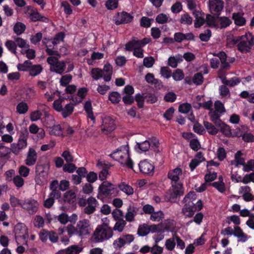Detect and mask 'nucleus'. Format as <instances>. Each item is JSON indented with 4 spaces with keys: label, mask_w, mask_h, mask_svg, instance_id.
<instances>
[{
    "label": "nucleus",
    "mask_w": 254,
    "mask_h": 254,
    "mask_svg": "<svg viewBox=\"0 0 254 254\" xmlns=\"http://www.w3.org/2000/svg\"><path fill=\"white\" fill-rule=\"evenodd\" d=\"M37 154L36 151L32 148L29 149L25 163L27 165L30 166L34 165L36 162Z\"/></svg>",
    "instance_id": "nucleus-17"
},
{
    "label": "nucleus",
    "mask_w": 254,
    "mask_h": 254,
    "mask_svg": "<svg viewBox=\"0 0 254 254\" xmlns=\"http://www.w3.org/2000/svg\"><path fill=\"white\" fill-rule=\"evenodd\" d=\"M243 169L245 172H249L251 171H254V159L248 160Z\"/></svg>",
    "instance_id": "nucleus-64"
},
{
    "label": "nucleus",
    "mask_w": 254,
    "mask_h": 254,
    "mask_svg": "<svg viewBox=\"0 0 254 254\" xmlns=\"http://www.w3.org/2000/svg\"><path fill=\"white\" fill-rule=\"evenodd\" d=\"M150 232L155 233L157 234L164 233L162 230V223H161L158 225L153 224L149 226Z\"/></svg>",
    "instance_id": "nucleus-53"
},
{
    "label": "nucleus",
    "mask_w": 254,
    "mask_h": 254,
    "mask_svg": "<svg viewBox=\"0 0 254 254\" xmlns=\"http://www.w3.org/2000/svg\"><path fill=\"white\" fill-rule=\"evenodd\" d=\"M31 65L32 62L29 60H26L23 64H18L17 67L19 71H29V69Z\"/></svg>",
    "instance_id": "nucleus-43"
},
{
    "label": "nucleus",
    "mask_w": 254,
    "mask_h": 254,
    "mask_svg": "<svg viewBox=\"0 0 254 254\" xmlns=\"http://www.w3.org/2000/svg\"><path fill=\"white\" fill-rule=\"evenodd\" d=\"M138 167L142 173L153 175L154 166L147 160L140 161L138 164Z\"/></svg>",
    "instance_id": "nucleus-9"
},
{
    "label": "nucleus",
    "mask_w": 254,
    "mask_h": 254,
    "mask_svg": "<svg viewBox=\"0 0 254 254\" xmlns=\"http://www.w3.org/2000/svg\"><path fill=\"white\" fill-rule=\"evenodd\" d=\"M164 213L162 211L159 210L156 212H155L154 211L153 212H152V213L151 214L150 219L151 220L153 221L158 222L160 220L164 218Z\"/></svg>",
    "instance_id": "nucleus-45"
},
{
    "label": "nucleus",
    "mask_w": 254,
    "mask_h": 254,
    "mask_svg": "<svg viewBox=\"0 0 254 254\" xmlns=\"http://www.w3.org/2000/svg\"><path fill=\"white\" fill-rule=\"evenodd\" d=\"M34 225L36 228H42L44 225V220L43 218L40 216L37 215L34 219Z\"/></svg>",
    "instance_id": "nucleus-63"
},
{
    "label": "nucleus",
    "mask_w": 254,
    "mask_h": 254,
    "mask_svg": "<svg viewBox=\"0 0 254 254\" xmlns=\"http://www.w3.org/2000/svg\"><path fill=\"white\" fill-rule=\"evenodd\" d=\"M144 99L146 100V102L149 104H153L158 100V98L152 91H146L143 92Z\"/></svg>",
    "instance_id": "nucleus-21"
},
{
    "label": "nucleus",
    "mask_w": 254,
    "mask_h": 254,
    "mask_svg": "<svg viewBox=\"0 0 254 254\" xmlns=\"http://www.w3.org/2000/svg\"><path fill=\"white\" fill-rule=\"evenodd\" d=\"M211 31L210 29H207L204 33H200L199 38L201 41L208 42L211 37Z\"/></svg>",
    "instance_id": "nucleus-61"
},
{
    "label": "nucleus",
    "mask_w": 254,
    "mask_h": 254,
    "mask_svg": "<svg viewBox=\"0 0 254 254\" xmlns=\"http://www.w3.org/2000/svg\"><path fill=\"white\" fill-rule=\"evenodd\" d=\"M51 128L50 134L58 136H64L63 133V129L60 125H54Z\"/></svg>",
    "instance_id": "nucleus-32"
},
{
    "label": "nucleus",
    "mask_w": 254,
    "mask_h": 254,
    "mask_svg": "<svg viewBox=\"0 0 254 254\" xmlns=\"http://www.w3.org/2000/svg\"><path fill=\"white\" fill-rule=\"evenodd\" d=\"M192 82L197 85L202 84L203 82V77L202 73L200 72L195 73L192 77Z\"/></svg>",
    "instance_id": "nucleus-54"
},
{
    "label": "nucleus",
    "mask_w": 254,
    "mask_h": 254,
    "mask_svg": "<svg viewBox=\"0 0 254 254\" xmlns=\"http://www.w3.org/2000/svg\"><path fill=\"white\" fill-rule=\"evenodd\" d=\"M12 181L14 185L17 188H21L24 184V179L20 176L17 175L13 178Z\"/></svg>",
    "instance_id": "nucleus-60"
},
{
    "label": "nucleus",
    "mask_w": 254,
    "mask_h": 254,
    "mask_svg": "<svg viewBox=\"0 0 254 254\" xmlns=\"http://www.w3.org/2000/svg\"><path fill=\"white\" fill-rule=\"evenodd\" d=\"M88 92V89L86 87L80 88L77 91L76 96L72 97L71 100L74 103L75 105H77L81 103L85 98Z\"/></svg>",
    "instance_id": "nucleus-15"
},
{
    "label": "nucleus",
    "mask_w": 254,
    "mask_h": 254,
    "mask_svg": "<svg viewBox=\"0 0 254 254\" xmlns=\"http://www.w3.org/2000/svg\"><path fill=\"white\" fill-rule=\"evenodd\" d=\"M152 21H153V19L149 18L146 16H143L140 19V25L141 27L144 28L150 27L151 25Z\"/></svg>",
    "instance_id": "nucleus-51"
},
{
    "label": "nucleus",
    "mask_w": 254,
    "mask_h": 254,
    "mask_svg": "<svg viewBox=\"0 0 254 254\" xmlns=\"http://www.w3.org/2000/svg\"><path fill=\"white\" fill-rule=\"evenodd\" d=\"M217 155L218 159L220 161H223L227 156V153L223 147H219L217 151Z\"/></svg>",
    "instance_id": "nucleus-59"
},
{
    "label": "nucleus",
    "mask_w": 254,
    "mask_h": 254,
    "mask_svg": "<svg viewBox=\"0 0 254 254\" xmlns=\"http://www.w3.org/2000/svg\"><path fill=\"white\" fill-rule=\"evenodd\" d=\"M177 98L176 94L172 92L169 91L168 92L164 97V100L167 102L172 103L175 102Z\"/></svg>",
    "instance_id": "nucleus-57"
},
{
    "label": "nucleus",
    "mask_w": 254,
    "mask_h": 254,
    "mask_svg": "<svg viewBox=\"0 0 254 254\" xmlns=\"http://www.w3.org/2000/svg\"><path fill=\"white\" fill-rule=\"evenodd\" d=\"M117 222L115 223L113 230L115 231H118L119 232H122L125 226L127 224V222L124 219H118L115 220Z\"/></svg>",
    "instance_id": "nucleus-42"
},
{
    "label": "nucleus",
    "mask_w": 254,
    "mask_h": 254,
    "mask_svg": "<svg viewBox=\"0 0 254 254\" xmlns=\"http://www.w3.org/2000/svg\"><path fill=\"white\" fill-rule=\"evenodd\" d=\"M65 34L63 32H60L58 33L54 38L52 40V43L54 45H57L61 41H63L65 38Z\"/></svg>",
    "instance_id": "nucleus-48"
},
{
    "label": "nucleus",
    "mask_w": 254,
    "mask_h": 254,
    "mask_svg": "<svg viewBox=\"0 0 254 254\" xmlns=\"http://www.w3.org/2000/svg\"><path fill=\"white\" fill-rule=\"evenodd\" d=\"M92 77L95 80H98L103 76V71L98 67L93 68L91 71Z\"/></svg>",
    "instance_id": "nucleus-38"
},
{
    "label": "nucleus",
    "mask_w": 254,
    "mask_h": 254,
    "mask_svg": "<svg viewBox=\"0 0 254 254\" xmlns=\"http://www.w3.org/2000/svg\"><path fill=\"white\" fill-rule=\"evenodd\" d=\"M30 18L33 22L42 21L47 22L48 19L45 16L41 15L38 11H33L30 14Z\"/></svg>",
    "instance_id": "nucleus-26"
},
{
    "label": "nucleus",
    "mask_w": 254,
    "mask_h": 254,
    "mask_svg": "<svg viewBox=\"0 0 254 254\" xmlns=\"http://www.w3.org/2000/svg\"><path fill=\"white\" fill-rule=\"evenodd\" d=\"M172 77L176 81H180L184 79L185 74L183 70L179 68L176 69L173 73Z\"/></svg>",
    "instance_id": "nucleus-49"
},
{
    "label": "nucleus",
    "mask_w": 254,
    "mask_h": 254,
    "mask_svg": "<svg viewBox=\"0 0 254 254\" xmlns=\"http://www.w3.org/2000/svg\"><path fill=\"white\" fill-rule=\"evenodd\" d=\"M82 250V248L77 245H72L65 249L61 250L57 254H79Z\"/></svg>",
    "instance_id": "nucleus-16"
},
{
    "label": "nucleus",
    "mask_w": 254,
    "mask_h": 254,
    "mask_svg": "<svg viewBox=\"0 0 254 254\" xmlns=\"http://www.w3.org/2000/svg\"><path fill=\"white\" fill-rule=\"evenodd\" d=\"M63 200L64 204H68L69 206H75L76 202V195L73 190H70L64 193Z\"/></svg>",
    "instance_id": "nucleus-11"
},
{
    "label": "nucleus",
    "mask_w": 254,
    "mask_h": 254,
    "mask_svg": "<svg viewBox=\"0 0 254 254\" xmlns=\"http://www.w3.org/2000/svg\"><path fill=\"white\" fill-rule=\"evenodd\" d=\"M138 47H139L138 40H132L126 44V49L128 51H133Z\"/></svg>",
    "instance_id": "nucleus-46"
},
{
    "label": "nucleus",
    "mask_w": 254,
    "mask_h": 254,
    "mask_svg": "<svg viewBox=\"0 0 254 254\" xmlns=\"http://www.w3.org/2000/svg\"><path fill=\"white\" fill-rule=\"evenodd\" d=\"M74 111V105L69 103L67 104L64 108H63V110L62 112V115L64 118L65 119L70 115L72 114Z\"/></svg>",
    "instance_id": "nucleus-25"
},
{
    "label": "nucleus",
    "mask_w": 254,
    "mask_h": 254,
    "mask_svg": "<svg viewBox=\"0 0 254 254\" xmlns=\"http://www.w3.org/2000/svg\"><path fill=\"white\" fill-rule=\"evenodd\" d=\"M216 18L210 14H207L205 19V23L209 27L219 28V24L215 22Z\"/></svg>",
    "instance_id": "nucleus-34"
},
{
    "label": "nucleus",
    "mask_w": 254,
    "mask_h": 254,
    "mask_svg": "<svg viewBox=\"0 0 254 254\" xmlns=\"http://www.w3.org/2000/svg\"><path fill=\"white\" fill-rule=\"evenodd\" d=\"M66 65L64 61H59L53 66V68H51V70L57 73L62 74L65 69Z\"/></svg>",
    "instance_id": "nucleus-23"
},
{
    "label": "nucleus",
    "mask_w": 254,
    "mask_h": 254,
    "mask_svg": "<svg viewBox=\"0 0 254 254\" xmlns=\"http://www.w3.org/2000/svg\"><path fill=\"white\" fill-rule=\"evenodd\" d=\"M172 187V189L170 190L169 200L172 202H175L178 197L184 194V188L182 184L173 185Z\"/></svg>",
    "instance_id": "nucleus-4"
},
{
    "label": "nucleus",
    "mask_w": 254,
    "mask_h": 254,
    "mask_svg": "<svg viewBox=\"0 0 254 254\" xmlns=\"http://www.w3.org/2000/svg\"><path fill=\"white\" fill-rule=\"evenodd\" d=\"M26 29V26L21 22H17L13 27V31L17 35L23 33Z\"/></svg>",
    "instance_id": "nucleus-40"
},
{
    "label": "nucleus",
    "mask_w": 254,
    "mask_h": 254,
    "mask_svg": "<svg viewBox=\"0 0 254 254\" xmlns=\"http://www.w3.org/2000/svg\"><path fill=\"white\" fill-rule=\"evenodd\" d=\"M28 132L25 131L24 132H21L18 143H16L22 149L25 148L27 146V139Z\"/></svg>",
    "instance_id": "nucleus-24"
},
{
    "label": "nucleus",
    "mask_w": 254,
    "mask_h": 254,
    "mask_svg": "<svg viewBox=\"0 0 254 254\" xmlns=\"http://www.w3.org/2000/svg\"><path fill=\"white\" fill-rule=\"evenodd\" d=\"M190 146L191 149L195 151H197L199 149L200 144L197 138H193L190 141Z\"/></svg>",
    "instance_id": "nucleus-62"
},
{
    "label": "nucleus",
    "mask_w": 254,
    "mask_h": 254,
    "mask_svg": "<svg viewBox=\"0 0 254 254\" xmlns=\"http://www.w3.org/2000/svg\"><path fill=\"white\" fill-rule=\"evenodd\" d=\"M118 17L115 19V23L116 25L129 23L133 18L131 15L126 11H123L120 14L118 13Z\"/></svg>",
    "instance_id": "nucleus-12"
},
{
    "label": "nucleus",
    "mask_w": 254,
    "mask_h": 254,
    "mask_svg": "<svg viewBox=\"0 0 254 254\" xmlns=\"http://www.w3.org/2000/svg\"><path fill=\"white\" fill-rule=\"evenodd\" d=\"M113 229L107 224L103 223L102 225L97 226L92 236V239L96 243H100L109 240L113 236Z\"/></svg>",
    "instance_id": "nucleus-2"
},
{
    "label": "nucleus",
    "mask_w": 254,
    "mask_h": 254,
    "mask_svg": "<svg viewBox=\"0 0 254 254\" xmlns=\"http://www.w3.org/2000/svg\"><path fill=\"white\" fill-rule=\"evenodd\" d=\"M192 14L195 17L194 27L196 28L201 27L205 23L204 18V13L201 10L194 9Z\"/></svg>",
    "instance_id": "nucleus-14"
},
{
    "label": "nucleus",
    "mask_w": 254,
    "mask_h": 254,
    "mask_svg": "<svg viewBox=\"0 0 254 254\" xmlns=\"http://www.w3.org/2000/svg\"><path fill=\"white\" fill-rule=\"evenodd\" d=\"M39 203L34 199H28L21 204V207L26 209L30 214H33L38 209Z\"/></svg>",
    "instance_id": "nucleus-6"
},
{
    "label": "nucleus",
    "mask_w": 254,
    "mask_h": 254,
    "mask_svg": "<svg viewBox=\"0 0 254 254\" xmlns=\"http://www.w3.org/2000/svg\"><path fill=\"white\" fill-rule=\"evenodd\" d=\"M175 241V233L173 235L172 238L166 240L165 246L167 250L169 251H172L174 250L176 245Z\"/></svg>",
    "instance_id": "nucleus-33"
},
{
    "label": "nucleus",
    "mask_w": 254,
    "mask_h": 254,
    "mask_svg": "<svg viewBox=\"0 0 254 254\" xmlns=\"http://www.w3.org/2000/svg\"><path fill=\"white\" fill-rule=\"evenodd\" d=\"M116 128V125L114 119L111 117H106L103 120L102 130L103 131H107L110 133Z\"/></svg>",
    "instance_id": "nucleus-10"
},
{
    "label": "nucleus",
    "mask_w": 254,
    "mask_h": 254,
    "mask_svg": "<svg viewBox=\"0 0 254 254\" xmlns=\"http://www.w3.org/2000/svg\"><path fill=\"white\" fill-rule=\"evenodd\" d=\"M211 185L221 193L225 192L226 190L225 184L222 180L220 181L215 182Z\"/></svg>",
    "instance_id": "nucleus-52"
},
{
    "label": "nucleus",
    "mask_w": 254,
    "mask_h": 254,
    "mask_svg": "<svg viewBox=\"0 0 254 254\" xmlns=\"http://www.w3.org/2000/svg\"><path fill=\"white\" fill-rule=\"evenodd\" d=\"M150 230L149 226L146 224H143L139 226L137 230V234L140 236H145L149 233Z\"/></svg>",
    "instance_id": "nucleus-35"
},
{
    "label": "nucleus",
    "mask_w": 254,
    "mask_h": 254,
    "mask_svg": "<svg viewBox=\"0 0 254 254\" xmlns=\"http://www.w3.org/2000/svg\"><path fill=\"white\" fill-rule=\"evenodd\" d=\"M5 46L12 54L16 55L17 45L15 42L12 40H7L5 43Z\"/></svg>",
    "instance_id": "nucleus-41"
},
{
    "label": "nucleus",
    "mask_w": 254,
    "mask_h": 254,
    "mask_svg": "<svg viewBox=\"0 0 254 254\" xmlns=\"http://www.w3.org/2000/svg\"><path fill=\"white\" fill-rule=\"evenodd\" d=\"M119 189L126 193L127 195H130L133 193V189L129 185L126 184L125 183H122L118 185Z\"/></svg>",
    "instance_id": "nucleus-30"
},
{
    "label": "nucleus",
    "mask_w": 254,
    "mask_h": 254,
    "mask_svg": "<svg viewBox=\"0 0 254 254\" xmlns=\"http://www.w3.org/2000/svg\"><path fill=\"white\" fill-rule=\"evenodd\" d=\"M84 110L87 114V117L94 122L95 120V117L94 116L92 111V107L91 100H89L85 102L84 105Z\"/></svg>",
    "instance_id": "nucleus-20"
},
{
    "label": "nucleus",
    "mask_w": 254,
    "mask_h": 254,
    "mask_svg": "<svg viewBox=\"0 0 254 254\" xmlns=\"http://www.w3.org/2000/svg\"><path fill=\"white\" fill-rule=\"evenodd\" d=\"M254 45V36L251 35V39L248 41L242 39L237 44V49L242 53H247L251 52V50Z\"/></svg>",
    "instance_id": "nucleus-7"
},
{
    "label": "nucleus",
    "mask_w": 254,
    "mask_h": 254,
    "mask_svg": "<svg viewBox=\"0 0 254 254\" xmlns=\"http://www.w3.org/2000/svg\"><path fill=\"white\" fill-rule=\"evenodd\" d=\"M76 168L77 167L75 164L69 162L66 163L63 166V169L64 172L72 173L76 170Z\"/></svg>",
    "instance_id": "nucleus-56"
},
{
    "label": "nucleus",
    "mask_w": 254,
    "mask_h": 254,
    "mask_svg": "<svg viewBox=\"0 0 254 254\" xmlns=\"http://www.w3.org/2000/svg\"><path fill=\"white\" fill-rule=\"evenodd\" d=\"M180 23L183 24L191 25L192 23V18L187 13L181 15Z\"/></svg>",
    "instance_id": "nucleus-50"
},
{
    "label": "nucleus",
    "mask_w": 254,
    "mask_h": 254,
    "mask_svg": "<svg viewBox=\"0 0 254 254\" xmlns=\"http://www.w3.org/2000/svg\"><path fill=\"white\" fill-rule=\"evenodd\" d=\"M225 136L230 138L232 136L231 133L232 129L231 127L226 124H225L219 129Z\"/></svg>",
    "instance_id": "nucleus-37"
},
{
    "label": "nucleus",
    "mask_w": 254,
    "mask_h": 254,
    "mask_svg": "<svg viewBox=\"0 0 254 254\" xmlns=\"http://www.w3.org/2000/svg\"><path fill=\"white\" fill-rule=\"evenodd\" d=\"M121 96L120 94L117 91H114L110 93L109 95V100L113 104H117L121 101Z\"/></svg>",
    "instance_id": "nucleus-36"
},
{
    "label": "nucleus",
    "mask_w": 254,
    "mask_h": 254,
    "mask_svg": "<svg viewBox=\"0 0 254 254\" xmlns=\"http://www.w3.org/2000/svg\"><path fill=\"white\" fill-rule=\"evenodd\" d=\"M136 214V210L134 207L129 206L127 208V212L126 214L125 218L128 222H132L134 220V216Z\"/></svg>",
    "instance_id": "nucleus-31"
},
{
    "label": "nucleus",
    "mask_w": 254,
    "mask_h": 254,
    "mask_svg": "<svg viewBox=\"0 0 254 254\" xmlns=\"http://www.w3.org/2000/svg\"><path fill=\"white\" fill-rule=\"evenodd\" d=\"M218 18L219 22V28L220 29L225 28L230 26L232 23L231 20L226 16L218 17Z\"/></svg>",
    "instance_id": "nucleus-29"
},
{
    "label": "nucleus",
    "mask_w": 254,
    "mask_h": 254,
    "mask_svg": "<svg viewBox=\"0 0 254 254\" xmlns=\"http://www.w3.org/2000/svg\"><path fill=\"white\" fill-rule=\"evenodd\" d=\"M203 125L207 132L211 135H215L217 134L219 131V129H217L212 124L207 121H204Z\"/></svg>",
    "instance_id": "nucleus-28"
},
{
    "label": "nucleus",
    "mask_w": 254,
    "mask_h": 254,
    "mask_svg": "<svg viewBox=\"0 0 254 254\" xmlns=\"http://www.w3.org/2000/svg\"><path fill=\"white\" fill-rule=\"evenodd\" d=\"M243 14L240 12H235L232 14V19L234 20V23L239 26H242L245 25L246 23V19L243 16Z\"/></svg>",
    "instance_id": "nucleus-18"
},
{
    "label": "nucleus",
    "mask_w": 254,
    "mask_h": 254,
    "mask_svg": "<svg viewBox=\"0 0 254 254\" xmlns=\"http://www.w3.org/2000/svg\"><path fill=\"white\" fill-rule=\"evenodd\" d=\"M28 110V106L26 102H20L16 106V112L19 114H25Z\"/></svg>",
    "instance_id": "nucleus-39"
},
{
    "label": "nucleus",
    "mask_w": 254,
    "mask_h": 254,
    "mask_svg": "<svg viewBox=\"0 0 254 254\" xmlns=\"http://www.w3.org/2000/svg\"><path fill=\"white\" fill-rule=\"evenodd\" d=\"M136 146H137L140 150L146 152L149 150L151 146V144L149 141L145 140L141 143H137Z\"/></svg>",
    "instance_id": "nucleus-55"
},
{
    "label": "nucleus",
    "mask_w": 254,
    "mask_h": 254,
    "mask_svg": "<svg viewBox=\"0 0 254 254\" xmlns=\"http://www.w3.org/2000/svg\"><path fill=\"white\" fill-rule=\"evenodd\" d=\"M89 227L90 224L88 220H80L77 224L76 232L80 236L88 235L89 234Z\"/></svg>",
    "instance_id": "nucleus-8"
},
{
    "label": "nucleus",
    "mask_w": 254,
    "mask_h": 254,
    "mask_svg": "<svg viewBox=\"0 0 254 254\" xmlns=\"http://www.w3.org/2000/svg\"><path fill=\"white\" fill-rule=\"evenodd\" d=\"M191 109V106L188 103L182 104L179 107V111L183 114L188 113Z\"/></svg>",
    "instance_id": "nucleus-58"
},
{
    "label": "nucleus",
    "mask_w": 254,
    "mask_h": 254,
    "mask_svg": "<svg viewBox=\"0 0 254 254\" xmlns=\"http://www.w3.org/2000/svg\"><path fill=\"white\" fill-rule=\"evenodd\" d=\"M242 155L241 151H238L235 154V161H232L231 164H234L236 167H238L239 165H243L244 167L246 164L245 163V159L241 157Z\"/></svg>",
    "instance_id": "nucleus-19"
},
{
    "label": "nucleus",
    "mask_w": 254,
    "mask_h": 254,
    "mask_svg": "<svg viewBox=\"0 0 254 254\" xmlns=\"http://www.w3.org/2000/svg\"><path fill=\"white\" fill-rule=\"evenodd\" d=\"M223 8V2L222 1L218 2V1L217 0L215 2H211L209 4L210 11L211 12L213 11L217 12L218 15L220 14V12L222 10Z\"/></svg>",
    "instance_id": "nucleus-22"
},
{
    "label": "nucleus",
    "mask_w": 254,
    "mask_h": 254,
    "mask_svg": "<svg viewBox=\"0 0 254 254\" xmlns=\"http://www.w3.org/2000/svg\"><path fill=\"white\" fill-rule=\"evenodd\" d=\"M15 238L17 242L21 240L25 241L28 239L27 229L25 225L20 223L17 224L14 228Z\"/></svg>",
    "instance_id": "nucleus-5"
},
{
    "label": "nucleus",
    "mask_w": 254,
    "mask_h": 254,
    "mask_svg": "<svg viewBox=\"0 0 254 254\" xmlns=\"http://www.w3.org/2000/svg\"><path fill=\"white\" fill-rule=\"evenodd\" d=\"M117 192V189L115 185L108 181H104L98 188L97 198L101 199L103 196H109L115 194Z\"/></svg>",
    "instance_id": "nucleus-3"
},
{
    "label": "nucleus",
    "mask_w": 254,
    "mask_h": 254,
    "mask_svg": "<svg viewBox=\"0 0 254 254\" xmlns=\"http://www.w3.org/2000/svg\"><path fill=\"white\" fill-rule=\"evenodd\" d=\"M110 156L121 165L126 166L129 169H133V162L129 156V147L127 144L119 147Z\"/></svg>",
    "instance_id": "nucleus-1"
},
{
    "label": "nucleus",
    "mask_w": 254,
    "mask_h": 254,
    "mask_svg": "<svg viewBox=\"0 0 254 254\" xmlns=\"http://www.w3.org/2000/svg\"><path fill=\"white\" fill-rule=\"evenodd\" d=\"M43 70V67L40 64H32L29 69V75L31 76H36L39 74Z\"/></svg>",
    "instance_id": "nucleus-27"
},
{
    "label": "nucleus",
    "mask_w": 254,
    "mask_h": 254,
    "mask_svg": "<svg viewBox=\"0 0 254 254\" xmlns=\"http://www.w3.org/2000/svg\"><path fill=\"white\" fill-rule=\"evenodd\" d=\"M195 203L192 201L186 202L182 209V213L185 217H192L195 212L194 210Z\"/></svg>",
    "instance_id": "nucleus-13"
},
{
    "label": "nucleus",
    "mask_w": 254,
    "mask_h": 254,
    "mask_svg": "<svg viewBox=\"0 0 254 254\" xmlns=\"http://www.w3.org/2000/svg\"><path fill=\"white\" fill-rule=\"evenodd\" d=\"M144 97L143 94L140 93L136 94L134 97V101H135L137 103V107L139 109L142 108L144 104Z\"/></svg>",
    "instance_id": "nucleus-44"
},
{
    "label": "nucleus",
    "mask_w": 254,
    "mask_h": 254,
    "mask_svg": "<svg viewBox=\"0 0 254 254\" xmlns=\"http://www.w3.org/2000/svg\"><path fill=\"white\" fill-rule=\"evenodd\" d=\"M72 76L71 74H66L62 76L60 83L61 86L66 87L71 81Z\"/></svg>",
    "instance_id": "nucleus-47"
}]
</instances>
